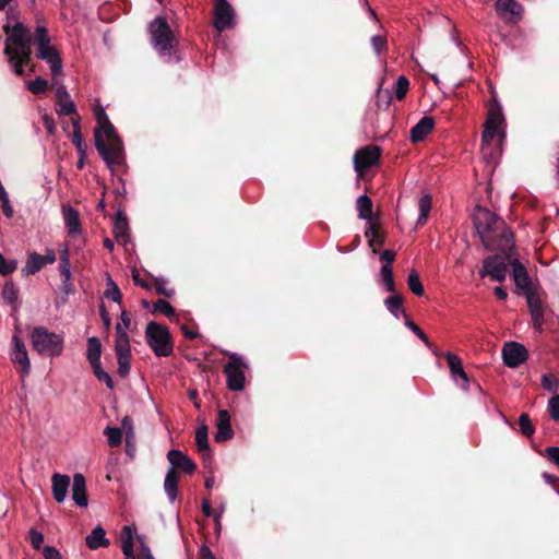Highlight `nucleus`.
<instances>
[{
    "label": "nucleus",
    "instance_id": "f257e3e1",
    "mask_svg": "<svg viewBox=\"0 0 559 559\" xmlns=\"http://www.w3.org/2000/svg\"><path fill=\"white\" fill-rule=\"evenodd\" d=\"M473 222L488 250L507 252L513 247V234L503 219L483 206H476Z\"/></svg>",
    "mask_w": 559,
    "mask_h": 559
},
{
    "label": "nucleus",
    "instance_id": "393cba45",
    "mask_svg": "<svg viewBox=\"0 0 559 559\" xmlns=\"http://www.w3.org/2000/svg\"><path fill=\"white\" fill-rule=\"evenodd\" d=\"M496 11L500 16L507 17L508 15H521L523 8L515 0H497Z\"/></svg>",
    "mask_w": 559,
    "mask_h": 559
},
{
    "label": "nucleus",
    "instance_id": "412c9836",
    "mask_svg": "<svg viewBox=\"0 0 559 559\" xmlns=\"http://www.w3.org/2000/svg\"><path fill=\"white\" fill-rule=\"evenodd\" d=\"M167 459L169 463L171 464L170 468H181L186 473L191 474L195 469V464L192 462L191 459H189L186 454H183L179 450H170L167 453Z\"/></svg>",
    "mask_w": 559,
    "mask_h": 559
},
{
    "label": "nucleus",
    "instance_id": "7c9ffc66",
    "mask_svg": "<svg viewBox=\"0 0 559 559\" xmlns=\"http://www.w3.org/2000/svg\"><path fill=\"white\" fill-rule=\"evenodd\" d=\"M384 305L389 312H391L395 318H400V314H405L403 309V299L400 295H391L384 300Z\"/></svg>",
    "mask_w": 559,
    "mask_h": 559
},
{
    "label": "nucleus",
    "instance_id": "6e6d98bb",
    "mask_svg": "<svg viewBox=\"0 0 559 559\" xmlns=\"http://www.w3.org/2000/svg\"><path fill=\"white\" fill-rule=\"evenodd\" d=\"M117 361H118V373L121 377L128 376L130 372V368H131V365H130L131 356H117Z\"/></svg>",
    "mask_w": 559,
    "mask_h": 559
},
{
    "label": "nucleus",
    "instance_id": "0e129e2a",
    "mask_svg": "<svg viewBox=\"0 0 559 559\" xmlns=\"http://www.w3.org/2000/svg\"><path fill=\"white\" fill-rule=\"evenodd\" d=\"M386 45V40L383 36L374 35L371 37V46L377 53L381 52Z\"/></svg>",
    "mask_w": 559,
    "mask_h": 559
},
{
    "label": "nucleus",
    "instance_id": "4d7b16f0",
    "mask_svg": "<svg viewBox=\"0 0 559 559\" xmlns=\"http://www.w3.org/2000/svg\"><path fill=\"white\" fill-rule=\"evenodd\" d=\"M548 412L554 420L559 421V395H555L549 399Z\"/></svg>",
    "mask_w": 559,
    "mask_h": 559
},
{
    "label": "nucleus",
    "instance_id": "dca6fc26",
    "mask_svg": "<svg viewBox=\"0 0 559 559\" xmlns=\"http://www.w3.org/2000/svg\"><path fill=\"white\" fill-rule=\"evenodd\" d=\"M11 359L13 362L20 365L23 374H28L31 361L26 347L17 335H13L12 337Z\"/></svg>",
    "mask_w": 559,
    "mask_h": 559
},
{
    "label": "nucleus",
    "instance_id": "9d476101",
    "mask_svg": "<svg viewBox=\"0 0 559 559\" xmlns=\"http://www.w3.org/2000/svg\"><path fill=\"white\" fill-rule=\"evenodd\" d=\"M381 156V150L377 145H367L358 150L354 155V168L361 175L365 169L374 166Z\"/></svg>",
    "mask_w": 559,
    "mask_h": 559
},
{
    "label": "nucleus",
    "instance_id": "58836bf2",
    "mask_svg": "<svg viewBox=\"0 0 559 559\" xmlns=\"http://www.w3.org/2000/svg\"><path fill=\"white\" fill-rule=\"evenodd\" d=\"M365 236L368 239L370 247L381 246L383 243V238L380 235V233L377 228V225L374 223L369 222L367 224Z\"/></svg>",
    "mask_w": 559,
    "mask_h": 559
},
{
    "label": "nucleus",
    "instance_id": "f8f14e48",
    "mask_svg": "<svg viewBox=\"0 0 559 559\" xmlns=\"http://www.w3.org/2000/svg\"><path fill=\"white\" fill-rule=\"evenodd\" d=\"M213 24L219 32L235 26V12L227 0H215Z\"/></svg>",
    "mask_w": 559,
    "mask_h": 559
},
{
    "label": "nucleus",
    "instance_id": "5fc2aeb1",
    "mask_svg": "<svg viewBox=\"0 0 559 559\" xmlns=\"http://www.w3.org/2000/svg\"><path fill=\"white\" fill-rule=\"evenodd\" d=\"M131 325V319L126 310L121 311L120 321L116 324V335H119V332L123 334H128V331Z\"/></svg>",
    "mask_w": 559,
    "mask_h": 559
},
{
    "label": "nucleus",
    "instance_id": "e2e57ef3",
    "mask_svg": "<svg viewBox=\"0 0 559 559\" xmlns=\"http://www.w3.org/2000/svg\"><path fill=\"white\" fill-rule=\"evenodd\" d=\"M530 313L533 320L534 328L537 330V332H540L544 322V310H535Z\"/></svg>",
    "mask_w": 559,
    "mask_h": 559
},
{
    "label": "nucleus",
    "instance_id": "79ce46f5",
    "mask_svg": "<svg viewBox=\"0 0 559 559\" xmlns=\"http://www.w3.org/2000/svg\"><path fill=\"white\" fill-rule=\"evenodd\" d=\"M524 293H525V296L527 299V306H528L530 312H533L535 310H544L542 299L536 290L531 288Z\"/></svg>",
    "mask_w": 559,
    "mask_h": 559
},
{
    "label": "nucleus",
    "instance_id": "052dcab7",
    "mask_svg": "<svg viewBox=\"0 0 559 559\" xmlns=\"http://www.w3.org/2000/svg\"><path fill=\"white\" fill-rule=\"evenodd\" d=\"M43 556L45 559H63L61 552L52 546L43 547Z\"/></svg>",
    "mask_w": 559,
    "mask_h": 559
},
{
    "label": "nucleus",
    "instance_id": "423d86ee",
    "mask_svg": "<svg viewBox=\"0 0 559 559\" xmlns=\"http://www.w3.org/2000/svg\"><path fill=\"white\" fill-rule=\"evenodd\" d=\"M151 41L160 56H169L177 43L170 26L163 16H157L150 24Z\"/></svg>",
    "mask_w": 559,
    "mask_h": 559
},
{
    "label": "nucleus",
    "instance_id": "cd10ccee",
    "mask_svg": "<svg viewBox=\"0 0 559 559\" xmlns=\"http://www.w3.org/2000/svg\"><path fill=\"white\" fill-rule=\"evenodd\" d=\"M356 204H357V210H358V217L360 219H366L369 223L372 218V201H371V199L366 194L359 195Z\"/></svg>",
    "mask_w": 559,
    "mask_h": 559
},
{
    "label": "nucleus",
    "instance_id": "6e6552de",
    "mask_svg": "<svg viewBox=\"0 0 559 559\" xmlns=\"http://www.w3.org/2000/svg\"><path fill=\"white\" fill-rule=\"evenodd\" d=\"M228 362L224 366L227 388L231 391H242L246 383V371L249 366L237 353H228Z\"/></svg>",
    "mask_w": 559,
    "mask_h": 559
},
{
    "label": "nucleus",
    "instance_id": "de8ad7c7",
    "mask_svg": "<svg viewBox=\"0 0 559 559\" xmlns=\"http://www.w3.org/2000/svg\"><path fill=\"white\" fill-rule=\"evenodd\" d=\"M408 87H409V81L407 80V78L404 75L399 76L396 80L395 90H394L395 97L399 100L403 99L406 95V92L408 91Z\"/></svg>",
    "mask_w": 559,
    "mask_h": 559
},
{
    "label": "nucleus",
    "instance_id": "a18cd8bd",
    "mask_svg": "<svg viewBox=\"0 0 559 559\" xmlns=\"http://www.w3.org/2000/svg\"><path fill=\"white\" fill-rule=\"evenodd\" d=\"M91 366H92L93 371L95 373V377L98 379V381L104 382L107 385L108 389H112L114 388V381H112L111 377L109 376V373L106 372L102 368L100 361L96 362V364H93Z\"/></svg>",
    "mask_w": 559,
    "mask_h": 559
},
{
    "label": "nucleus",
    "instance_id": "a878e982",
    "mask_svg": "<svg viewBox=\"0 0 559 559\" xmlns=\"http://www.w3.org/2000/svg\"><path fill=\"white\" fill-rule=\"evenodd\" d=\"M195 444L198 451L202 454L203 459L210 460L211 450L209 445L207 427L205 425H201L200 427H198L195 431Z\"/></svg>",
    "mask_w": 559,
    "mask_h": 559
},
{
    "label": "nucleus",
    "instance_id": "c9c22d12",
    "mask_svg": "<svg viewBox=\"0 0 559 559\" xmlns=\"http://www.w3.org/2000/svg\"><path fill=\"white\" fill-rule=\"evenodd\" d=\"M128 223L124 217L118 216L114 225L115 238L119 243L127 242Z\"/></svg>",
    "mask_w": 559,
    "mask_h": 559
},
{
    "label": "nucleus",
    "instance_id": "680f3d73",
    "mask_svg": "<svg viewBox=\"0 0 559 559\" xmlns=\"http://www.w3.org/2000/svg\"><path fill=\"white\" fill-rule=\"evenodd\" d=\"M546 457L559 467V447H548L545 450Z\"/></svg>",
    "mask_w": 559,
    "mask_h": 559
},
{
    "label": "nucleus",
    "instance_id": "ddd939ff",
    "mask_svg": "<svg viewBox=\"0 0 559 559\" xmlns=\"http://www.w3.org/2000/svg\"><path fill=\"white\" fill-rule=\"evenodd\" d=\"M502 358L509 368H516L527 358L526 348L516 342L507 343L502 348Z\"/></svg>",
    "mask_w": 559,
    "mask_h": 559
},
{
    "label": "nucleus",
    "instance_id": "f03ea898",
    "mask_svg": "<svg viewBox=\"0 0 559 559\" xmlns=\"http://www.w3.org/2000/svg\"><path fill=\"white\" fill-rule=\"evenodd\" d=\"M97 126L94 130L95 146L109 168L118 166L123 160V145L109 121L105 110H95Z\"/></svg>",
    "mask_w": 559,
    "mask_h": 559
},
{
    "label": "nucleus",
    "instance_id": "bf43d9fd",
    "mask_svg": "<svg viewBox=\"0 0 559 559\" xmlns=\"http://www.w3.org/2000/svg\"><path fill=\"white\" fill-rule=\"evenodd\" d=\"M31 544L35 549H40L44 544V535L40 532L32 530L29 532Z\"/></svg>",
    "mask_w": 559,
    "mask_h": 559
},
{
    "label": "nucleus",
    "instance_id": "5701e85b",
    "mask_svg": "<svg viewBox=\"0 0 559 559\" xmlns=\"http://www.w3.org/2000/svg\"><path fill=\"white\" fill-rule=\"evenodd\" d=\"M62 215L64 224L70 235L81 233V222L79 212L70 205L62 206Z\"/></svg>",
    "mask_w": 559,
    "mask_h": 559
},
{
    "label": "nucleus",
    "instance_id": "c03bdc74",
    "mask_svg": "<svg viewBox=\"0 0 559 559\" xmlns=\"http://www.w3.org/2000/svg\"><path fill=\"white\" fill-rule=\"evenodd\" d=\"M154 311L165 314L170 320L176 319V312L173 306L165 299H158L154 305Z\"/></svg>",
    "mask_w": 559,
    "mask_h": 559
},
{
    "label": "nucleus",
    "instance_id": "4468645a",
    "mask_svg": "<svg viewBox=\"0 0 559 559\" xmlns=\"http://www.w3.org/2000/svg\"><path fill=\"white\" fill-rule=\"evenodd\" d=\"M442 356H444L448 361V366H449L450 373H451L453 381L461 389L467 390L468 389V377L463 369V364H462L461 358L450 352L442 353Z\"/></svg>",
    "mask_w": 559,
    "mask_h": 559
},
{
    "label": "nucleus",
    "instance_id": "aec40b11",
    "mask_svg": "<svg viewBox=\"0 0 559 559\" xmlns=\"http://www.w3.org/2000/svg\"><path fill=\"white\" fill-rule=\"evenodd\" d=\"M435 121L431 117H423L412 129L409 139L412 142L417 143L423 141L433 129Z\"/></svg>",
    "mask_w": 559,
    "mask_h": 559
},
{
    "label": "nucleus",
    "instance_id": "473e14b6",
    "mask_svg": "<svg viewBox=\"0 0 559 559\" xmlns=\"http://www.w3.org/2000/svg\"><path fill=\"white\" fill-rule=\"evenodd\" d=\"M116 356H131L129 335L119 332L115 340Z\"/></svg>",
    "mask_w": 559,
    "mask_h": 559
},
{
    "label": "nucleus",
    "instance_id": "ea45409f",
    "mask_svg": "<svg viewBox=\"0 0 559 559\" xmlns=\"http://www.w3.org/2000/svg\"><path fill=\"white\" fill-rule=\"evenodd\" d=\"M72 123H73L72 143L74 144L76 150L82 155H84L85 144H84L83 138L81 135L79 118H72Z\"/></svg>",
    "mask_w": 559,
    "mask_h": 559
},
{
    "label": "nucleus",
    "instance_id": "20e7f679",
    "mask_svg": "<svg viewBox=\"0 0 559 559\" xmlns=\"http://www.w3.org/2000/svg\"><path fill=\"white\" fill-rule=\"evenodd\" d=\"M34 44L37 46V58L49 64L53 85H57V78L62 74V60L56 47L51 45L47 28L44 25H37Z\"/></svg>",
    "mask_w": 559,
    "mask_h": 559
},
{
    "label": "nucleus",
    "instance_id": "9b49d317",
    "mask_svg": "<svg viewBox=\"0 0 559 559\" xmlns=\"http://www.w3.org/2000/svg\"><path fill=\"white\" fill-rule=\"evenodd\" d=\"M508 273V265L503 258L499 255L488 257L484 260L483 267L479 270L480 277L489 276L492 281L502 283Z\"/></svg>",
    "mask_w": 559,
    "mask_h": 559
},
{
    "label": "nucleus",
    "instance_id": "3c124183",
    "mask_svg": "<svg viewBox=\"0 0 559 559\" xmlns=\"http://www.w3.org/2000/svg\"><path fill=\"white\" fill-rule=\"evenodd\" d=\"M542 385L545 390L549 392H557L559 389V381L551 373L543 374L542 377Z\"/></svg>",
    "mask_w": 559,
    "mask_h": 559
},
{
    "label": "nucleus",
    "instance_id": "774afa93",
    "mask_svg": "<svg viewBox=\"0 0 559 559\" xmlns=\"http://www.w3.org/2000/svg\"><path fill=\"white\" fill-rule=\"evenodd\" d=\"M2 203V211L5 217L11 218L13 216V207L10 203L9 198L0 201Z\"/></svg>",
    "mask_w": 559,
    "mask_h": 559
},
{
    "label": "nucleus",
    "instance_id": "8fccbe9b",
    "mask_svg": "<svg viewBox=\"0 0 559 559\" xmlns=\"http://www.w3.org/2000/svg\"><path fill=\"white\" fill-rule=\"evenodd\" d=\"M2 297L8 304H14L17 300L19 292L13 283H5Z\"/></svg>",
    "mask_w": 559,
    "mask_h": 559
},
{
    "label": "nucleus",
    "instance_id": "f704fd0d",
    "mask_svg": "<svg viewBox=\"0 0 559 559\" xmlns=\"http://www.w3.org/2000/svg\"><path fill=\"white\" fill-rule=\"evenodd\" d=\"M407 285L413 294L423 296L425 290L416 270H411L407 277Z\"/></svg>",
    "mask_w": 559,
    "mask_h": 559
},
{
    "label": "nucleus",
    "instance_id": "338daca9",
    "mask_svg": "<svg viewBox=\"0 0 559 559\" xmlns=\"http://www.w3.org/2000/svg\"><path fill=\"white\" fill-rule=\"evenodd\" d=\"M52 87L56 88L57 100L70 97V94L68 93L67 87L63 84H61L58 79H57V85L52 84Z\"/></svg>",
    "mask_w": 559,
    "mask_h": 559
},
{
    "label": "nucleus",
    "instance_id": "2eb2a0df",
    "mask_svg": "<svg viewBox=\"0 0 559 559\" xmlns=\"http://www.w3.org/2000/svg\"><path fill=\"white\" fill-rule=\"evenodd\" d=\"M56 261V254L53 251L48 250L45 255H40L36 252L29 253L25 262L22 273L24 275H33L37 273L46 264H52Z\"/></svg>",
    "mask_w": 559,
    "mask_h": 559
},
{
    "label": "nucleus",
    "instance_id": "6ab92c4d",
    "mask_svg": "<svg viewBox=\"0 0 559 559\" xmlns=\"http://www.w3.org/2000/svg\"><path fill=\"white\" fill-rule=\"evenodd\" d=\"M233 435L229 413L226 409H221L217 415V431L215 433V440L217 442L226 441L230 439Z\"/></svg>",
    "mask_w": 559,
    "mask_h": 559
},
{
    "label": "nucleus",
    "instance_id": "bb28decb",
    "mask_svg": "<svg viewBox=\"0 0 559 559\" xmlns=\"http://www.w3.org/2000/svg\"><path fill=\"white\" fill-rule=\"evenodd\" d=\"M164 489L168 500L175 502L178 493V474L174 468H169L164 480Z\"/></svg>",
    "mask_w": 559,
    "mask_h": 559
},
{
    "label": "nucleus",
    "instance_id": "13d9d810",
    "mask_svg": "<svg viewBox=\"0 0 559 559\" xmlns=\"http://www.w3.org/2000/svg\"><path fill=\"white\" fill-rule=\"evenodd\" d=\"M122 435H126V439H133V421L131 417L124 416L121 420Z\"/></svg>",
    "mask_w": 559,
    "mask_h": 559
},
{
    "label": "nucleus",
    "instance_id": "b1692460",
    "mask_svg": "<svg viewBox=\"0 0 559 559\" xmlns=\"http://www.w3.org/2000/svg\"><path fill=\"white\" fill-rule=\"evenodd\" d=\"M85 542L87 547L93 550L109 545V540L106 538V532L100 525L93 528L92 533L86 536Z\"/></svg>",
    "mask_w": 559,
    "mask_h": 559
},
{
    "label": "nucleus",
    "instance_id": "72a5a7b5",
    "mask_svg": "<svg viewBox=\"0 0 559 559\" xmlns=\"http://www.w3.org/2000/svg\"><path fill=\"white\" fill-rule=\"evenodd\" d=\"M419 206V215L417 223L423 225L428 219L430 210H431V197L429 194L423 195L418 201Z\"/></svg>",
    "mask_w": 559,
    "mask_h": 559
},
{
    "label": "nucleus",
    "instance_id": "0eeeda50",
    "mask_svg": "<svg viewBox=\"0 0 559 559\" xmlns=\"http://www.w3.org/2000/svg\"><path fill=\"white\" fill-rule=\"evenodd\" d=\"M146 341L156 356L167 357L173 353L169 331L156 322H150L145 329Z\"/></svg>",
    "mask_w": 559,
    "mask_h": 559
},
{
    "label": "nucleus",
    "instance_id": "09e8293b",
    "mask_svg": "<svg viewBox=\"0 0 559 559\" xmlns=\"http://www.w3.org/2000/svg\"><path fill=\"white\" fill-rule=\"evenodd\" d=\"M27 88L33 94H41V93H45L47 91L48 82H47V80L38 76L34 81L28 83Z\"/></svg>",
    "mask_w": 559,
    "mask_h": 559
},
{
    "label": "nucleus",
    "instance_id": "e433bc0d",
    "mask_svg": "<svg viewBox=\"0 0 559 559\" xmlns=\"http://www.w3.org/2000/svg\"><path fill=\"white\" fill-rule=\"evenodd\" d=\"M56 112L59 116L75 115L76 107L71 97L57 100Z\"/></svg>",
    "mask_w": 559,
    "mask_h": 559
},
{
    "label": "nucleus",
    "instance_id": "49530a36",
    "mask_svg": "<svg viewBox=\"0 0 559 559\" xmlns=\"http://www.w3.org/2000/svg\"><path fill=\"white\" fill-rule=\"evenodd\" d=\"M156 292L166 297H171L175 295V289L168 285V281L164 277H155L154 278Z\"/></svg>",
    "mask_w": 559,
    "mask_h": 559
},
{
    "label": "nucleus",
    "instance_id": "603ef678",
    "mask_svg": "<svg viewBox=\"0 0 559 559\" xmlns=\"http://www.w3.org/2000/svg\"><path fill=\"white\" fill-rule=\"evenodd\" d=\"M17 262L15 260H7L2 253H0V274L9 275L16 270Z\"/></svg>",
    "mask_w": 559,
    "mask_h": 559
},
{
    "label": "nucleus",
    "instance_id": "4be33fe9",
    "mask_svg": "<svg viewBox=\"0 0 559 559\" xmlns=\"http://www.w3.org/2000/svg\"><path fill=\"white\" fill-rule=\"evenodd\" d=\"M511 266L512 276L514 278L515 285L524 292L531 289V278L527 274L525 266L518 260H513L511 262Z\"/></svg>",
    "mask_w": 559,
    "mask_h": 559
},
{
    "label": "nucleus",
    "instance_id": "2f4dec72",
    "mask_svg": "<svg viewBox=\"0 0 559 559\" xmlns=\"http://www.w3.org/2000/svg\"><path fill=\"white\" fill-rule=\"evenodd\" d=\"M60 274L63 277V286L68 290V287H71V271H70V260L69 252L64 249L60 257V265H59Z\"/></svg>",
    "mask_w": 559,
    "mask_h": 559
},
{
    "label": "nucleus",
    "instance_id": "1a4fd4ad",
    "mask_svg": "<svg viewBox=\"0 0 559 559\" xmlns=\"http://www.w3.org/2000/svg\"><path fill=\"white\" fill-rule=\"evenodd\" d=\"M502 108L497 102H491L488 105V115L483 131V142H489L495 139L503 123Z\"/></svg>",
    "mask_w": 559,
    "mask_h": 559
},
{
    "label": "nucleus",
    "instance_id": "4c0bfd02",
    "mask_svg": "<svg viewBox=\"0 0 559 559\" xmlns=\"http://www.w3.org/2000/svg\"><path fill=\"white\" fill-rule=\"evenodd\" d=\"M106 286L107 287L106 290L104 292V296L107 299L112 300L114 302L120 304L122 300L121 292L110 276L107 277Z\"/></svg>",
    "mask_w": 559,
    "mask_h": 559
},
{
    "label": "nucleus",
    "instance_id": "f3484780",
    "mask_svg": "<svg viewBox=\"0 0 559 559\" xmlns=\"http://www.w3.org/2000/svg\"><path fill=\"white\" fill-rule=\"evenodd\" d=\"M70 477L68 475L55 473L51 477V489L53 499L58 503H62L68 495L70 487Z\"/></svg>",
    "mask_w": 559,
    "mask_h": 559
},
{
    "label": "nucleus",
    "instance_id": "c756f323",
    "mask_svg": "<svg viewBox=\"0 0 559 559\" xmlns=\"http://www.w3.org/2000/svg\"><path fill=\"white\" fill-rule=\"evenodd\" d=\"M102 355V344L99 340L92 336L87 340V359L91 365L99 362Z\"/></svg>",
    "mask_w": 559,
    "mask_h": 559
},
{
    "label": "nucleus",
    "instance_id": "39448f33",
    "mask_svg": "<svg viewBox=\"0 0 559 559\" xmlns=\"http://www.w3.org/2000/svg\"><path fill=\"white\" fill-rule=\"evenodd\" d=\"M33 349L40 356L58 357L63 350V337L48 331L44 326H36L31 333Z\"/></svg>",
    "mask_w": 559,
    "mask_h": 559
},
{
    "label": "nucleus",
    "instance_id": "7ed1b4c3",
    "mask_svg": "<svg viewBox=\"0 0 559 559\" xmlns=\"http://www.w3.org/2000/svg\"><path fill=\"white\" fill-rule=\"evenodd\" d=\"M31 34L22 23H15L5 40L4 52L17 75L23 73V67L31 56Z\"/></svg>",
    "mask_w": 559,
    "mask_h": 559
},
{
    "label": "nucleus",
    "instance_id": "c85d7f7f",
    "mask_svg": "<svg viewBox=\"0 0 559 559\" xmlns=\"http://www.w3.org/2000/svg\"><path fill=\"white\" fill-rule=\"evenodd\" d=\"M121 549L126 557L134 558L133 555V534L130 526H123L121 531Z\"/></svg>",
    "mask_w": 559,
    "mask_h": 559
},
{
    "label": "nucleus",
    "instance_id": "a211bd4d",
    "mask_svg": "<svg viewBox=\"0 0 559 559\" xmlns=\"http://www.w3.org/2000/svg\"><path fill=\"white\" fill-rule=\"evenodd\" d=\"M72 499L79 507L85 508L88 504L85 478L80 473L73 476Z\"/></svg>",
    "mask_w": 559,
    "mask_h": 559
},
{
    "label": "nucleus",
    "instance_id": "37998d69",
    "mask_svg": "<svg viewBox=\"0 0 559 559\" xmlns=\"http://www.w3.org/2000/svg\"><path fill=\"white\" fill-rule=\"evenodd\" d=\"M104 433L107 436L108 444L110 447H118L122 441V430L118 427H107L104 430Z\"/></svg>",
    "mask_w": 559,
    "mask_h": 559
},
{
    "label": "nucleus",
    "instance_id": "864d4df0",
    "mask_svg": "<svg viewBox=\"0 0 559 559\" xmlns=\"http://www.w3.org/2000/svg\"><path fill=\"white\" fill-rule=\"evenodd\" d=\"M519 425L521 432L526 436L531 437L534 433V426L528 417L527 414H522L519 418Z\"/></svg>",
    "mask_w": 559,
    "mask_h": 559
},
{
    "label": "nucleus",
    "instance_id": "a19ab883",
    "mask_svg": "<svg viewBox=\"0 0 559 559\" xmlns=\"http://www.w3.org/2000/svg\"><path fill=\"white\" fill-rule=\"evenodd\" d=\"M380 273H381V277H382L383 284L385 286V289L390 293H394L395 284H394L393 271H392L391 265L383 264Z\"/></svg>",
    "mask_w": 559,
    "mask_h": 559
},
{
    "label": "nucleus",
    "instance_id": "69168bd1",
    "mask_svg": "<svg viewBox=\"0 0 559 559\" xmlns=\"http://www.w3.org/2000/svg\"><path fill=\"white\" fill-rule=\"evenodd\" d=\"M43 124L49 135L53 134L56 131L55 120L51 116L44 114L41 117Z\"/></svg>",
    "mask_w": 559,
    "mask_h": 559
}]
</instances>
